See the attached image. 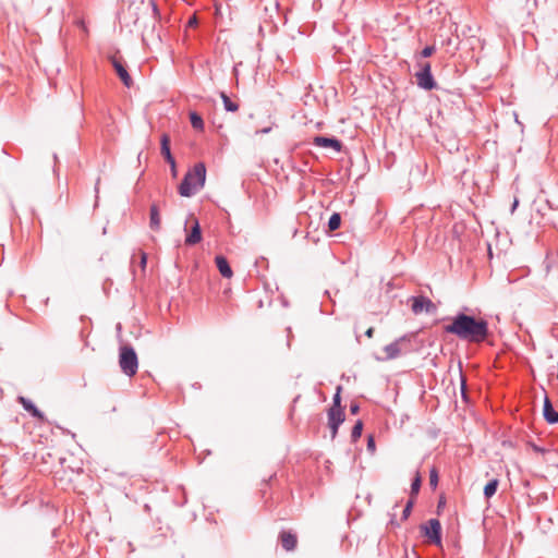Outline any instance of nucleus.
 I'll list each match as a JSON object with an SVG mask.
<instances>
[{"label": "nucleus", "instance_id": "ddd939ff", "mask_svg": "<svg viewBox=\"0 0 558 558\" xmlns=\"http://www.w3.org/2000/svg\"><path fill=\"white\" fill-rule=\"evenodd\" d=\"M19 402L22 404L23 409L27 411L33 417H36L41 421L44 420V413L39 411L29 399L25 397H19Z\"/></svg>", "mask_w": 558, "mask_h": 558}, {"label": "nucleus", "instance_id": "f257e3e1", "mask_svg": "<svg viewBox=\"0 0 558 558\" xmlns=\"http://www.w3.org/2000/svg\"><path fill=\"white\" fill-rule=\"evenodd\" d=\"M444 329L447 333L454 335L460 340L470 343H481L489 336L487 320L464 313H458L451 324L446 325Z\"/></svg>", "mask_w": 558, "mask_h": 558}, {"label": "nucleus", "instance_id": "58836bf2", "mask_svg": "<svg viewBox=\"0 0 558 558\" xmlns=\"http://www.w3.org/2000/svg\"><path fill=\"white\" fill-rule=\"evenodd\" d=\"M171 172H172V175L175 177L177 175V169L175 167L174 168H171Z\"/></svg>", "mask_w": 558, "mask_h": 558}, {"label": "nucleus", "instance_id": "39448f33", "mask_svg": "<svg viewBox=\"0 0 558 558\" xmlns=\"http://www.w3.org/2000/svg\"><path fill=\"white\" fill-rule=\"evenodd\" d=\"M424 535L434 544L441 542V525L437 519H429L426 524L422 525Z\"/></svg>", "mask_w": 558, "mask_h": 558}, {"label": "nucleus", "instance_id": "7c9ffc66", "mask_svg": "<svg viewBox=\"0 0 558 558\" xmlns=\"http://www.w3.org/2000/svg\"><path fill=\"white\" fill-rule=\"evenodd\" d=\"M530 446L533 449V451H535L537 453H545L546 452L545 448H542V447L537 446L536 444L531 442Z\"/></svg>", "mask_w": 558, "mask_h": 558}, {"label": "nucleus", "instance_id": "bb28decb", "mask_svg": "<svg viewBox=\"0 0 558 558\" xmlns=\"http://www.w3.org/2000/svg\"><path fill=\"white\" fill-rule=\"evenodd\" d=\"M429 482H430V485H433V486H436L438 483V474L435 469L430 470Z\"/></svg>", "mask_w": 558, "mask_h": 558}, {"label": "nucleus", "instance_id": "f3484780", "mask_svg": "<svg viewBox=\"0 0 558 558\" xmlns=\"http://www.w3.org/2000/svg\"><path fill=\"white\" fill-rule=\"evenodd\" d=\"M345 420V415L342 409L330 408L328 410V424L341 425Z\"/></svg>", "mask_w": 558, "mask_h": 558}, {"label": "nucleus", "instance_id": "4c0bfd02", "mask_svg": "<svg viewBox=\"0 0 558 558\" xmlns=\"http://www.w3.org/2000/svg\"><path fill=\"white\" fill-rule=\"evenodd\" d=\"M461 388H462V395H463V396H465V392H464V389H465V381H464V380H462Z\"/></svg>", "mask_w": 558, "mask_h": 558}, {"label": "nucleus", "instance_id": "5701e85b", "mask_svg": "<svg viewBox=\"0 0 558 558\" xmlns=\"http://www.w3.org/2000/svg\"><path fill=\"white\" fill-rule=\"evenodd\" d=\"M421 484H422V478H421L420 473L417 472L415 477L412 481V484H411V495L412 496H415L418 494Z\"/></svg>", "mask_w": 558, "mask_h": 558}, {"label": "nucleus", "instance_id": "e433bc0d", "mask_svg": "<svg viewBox=\"0 0 558 558\" xmlns=\"http://www.w3.org/2000/svg\"><path fill=\"white\" fill-rule=\"evenodd\" d=\"M151 5H153V11L155 14L158 13V9H157V5L155 4V2H151Z\"/></svg>", "mask_w": 558, "mask_h": 558}, {"label": "nucleus", "instance_id": "cd10ccee", "mask_svg": "<svg viewBox=\"0 0 558 558\" xmlns=\"http://www.w3.org/2000/svg\"><path fill=\"white\" fill-rule=\"evenodd\" d=\"M367 449L372 452L375 451V440L372 435L368 436V439H367Z\"/></svg>", "mask_w": 558, "mask_h": 558}, {"label": "nucleus", "instance_id": "393cba45", "mask_svg": "<svg viewBox=\"0 0 558 558\" xmlns=\"http://www.w3.org/2000/svg\"><path fill=\"white\" fill-rule=\"evenodd\" d=\"M412 507H413V500H409L402 511V519L403 520H407L408 517L410 515L411 513V510H412Z\"/></svg>", "mask_w": 558, "mask_h": 558}, {"label": "nucleus", "instance_id": "473e14b6", "mask_svg": "<svg viewBox=\"0 0 558 558\" xmlns=\"http://www.w3.org/2000/svg\"><path fill=\"white\" fill-rule=\"evenodd\" d=\"M518 205H519V199H518V197H514L512 206H511V214H513L515 211Z\"/></svg>", "mask_w": 558, "mask_h": 558}, {"label": "nucleus", "instance_id": "f704fd0d", "mask_svg": "<svg viewBox=\"0 0 558 558\" xmlns=\"http://www.w3.org/2000/svg\"><path fill=\"white\" fill-rule=\"evenodd\" d=\"M373 333H374V328L373 327H369L366 331H365V336L368 337V338H372L373 337Z\"/></svg>", "mask_w": 558, "mask_h": 558}, {"label": "nucleus", "instance_id": "b1692460", "mask_svg": "<svg viewBox=\"0 0 558 558\" xmlns=\"http://www.w3.org/2000/svg\"><path fill=\"white\" fill-rule=\"evenodd\" d=\"M340 393H341V386H338L336 393L333 395V398H332V407L331 408L342 409Z\"/></svg>", "mask_w": 558, "mask_h": 558}, {"label": "nucleus", "instance_id": "2f4dec72", "mask_svg": "<svg viewBox=\"0 0 558 558\" xmlns=\"http://www.w3.org/2000/svg\"><path fill=\"white\" fill-rule=\"evenodd\" d=\"M359 411H360V407H359V404H357V403H351V404H350V412H351L352 414H357V413H359Z\"/></svg>", "mask_w": 558, "mask_h": 558}, {"label": "nucleus", "instance_id": "f8f14e48", "mask_svg": "<svg viewBox=\"0 0 558 558\" xmlns=\"http://www.w3.org/2000/svg\"><path fill=\"white\" fill-rule=\"evenodd\" d=\"M202 241V230L197 219H194V223L191 228L190 233L185 238L186 245H195Z\"/></svg>", "mask_w": 558, "mask_h": 558}, {"label": "nucleus", "instance_id": "dca6fc26", "mask_svg": "<svg viewBox=\"0 0 558 558\" xmlns=\"http://www.w3.org/2000/svg\"><path fill=\"white\" fill-rule=\"evenodd\" d=\"M161 219L159 209L156 204H153L149 209V227L154 231H158L160 229Z\"/></svg>", "mask_w": 558, "mask_h": 558}, {"label": "nucleus", "instance_id": "aec40b11", "mask_svg": "<svg viewBox=\"0 0 558 558\" xmlns=\"http://www.w3.org/2000/svg\"><path fill=\"white\" fill-rule=\"evenodd\" d=\"M190 121H191L193 129H195L197 131L204 130L203 118L197 112H194V111L190 112Z\"/></svg>", "mask_w": 558, "mask_h": 558}, {"label": "nucleus", "instance_id": "f03ea898", "mask_svg": "<svg viewBox=\"0 0 558 558\" xmlns=\"http://www.w3.org/2000/svg\"><path fill=\"white\" fill-rule=\"evenodd\" d=\"M206 180V167L204 162H197L186 172L179 185V194L191 197L203 189Z\"/></svg>", "mask_w": 558, "mask_h": 558}, {"label": "nucleus", "instance_id": "0eeeda50", "mask_svg": "<svg viewBox=\"0 0 558 558\" xmlns=\"http://www.w3.org/2000/svg\"><path fill=\"white\" fill-rule=\"evenodd\" d=\"M411 310L414 314H420L423 311L434 313L436 312V305L428 298L422 295L413 296Z\"/></svg>", "mask_w": 558, "mask_h": 558}, {"label": "nucleus", "instance_id": "72a5a7b5", "mask_svg": "<svg viewBox=\"0 0 558 558\" xmlns=\"http://www.w3.org/2000/svg\"><path fill=\"white\" fill-rule=\"evenodd\" d=\"M146 262H147V255L145 253H142V257H141L142 267H145Z\"/></svg>", "mask_w": 558, "mask_h": 558}, {"label": "nucleus", "instance_id": "c85d7f7f", "mask_svg": "<svg viewBox=\"0 0 558 558\" xmlns=\"http://www.w3.org/2000/svg\"><path fill=\"white\" fill-rule=\"evenodd\" d=\"M197 24H198V21H197L196 15H192V16L189 19L186 26H187V27H195Z\"/></svg>", "mask_w": 558, "mask_h": 558}, {"label": "nucleus", "instance_id": "4468645a", "mask_svg": "<svg viewBox=\"0 0 558 558\" xmlns=\"http://www.w3.org/2000/svg\"><path fill=\"white\" fill-rule=\"evenodd\" d=\"M216 266L220 272V275L225 278H231L233 272L232 269L227 260V258L222 255H217L215 257Z\"/></svg>", "mask_w": 558, "mask_h": 558}, {"label": "nucleus", "instance_id": "7ed1b4c3", "mask_svg": "<svg viewBox=\"0 0 558 558\" xmlns=\"http://www.w3.org/2000/svg\"><path fill=\"white\" fill-rule=\"evenodd\" d=\"M119 365L123 374L132 377L138 368V360L135 350L132 347L124 345L120 349Z\"/></svg>", "mask_w": 558, "mask_h": 558}, {"label": "nucleus", "instance_id": "2eb2a0df", "mask_svg": "<svg viewBox=\"0 0 558 558\" xmlns=\"http://www.w3.org/2000/svg\"><path fill=\"white\" fill-rule=\"evenodd\" d=\"M280 539L282 547L288 551L293 550L296 547L298 539L295 534L283 531L280 534Z\"/></svg>", "mask_w": 558, "mask_h": 558}, {"label": "nucleus", "instance_id": "c756f323", "mask_svg": "<svg viewBox=\"0 0 558 558\" xmlns=\"http://www.w3.org/2000/svg\"><path fill=\"white\" fill-rule=\"evenodd\" d=\"M329 428H330V432H331V438L333 439L336 436H337V433H338V429H339V424H328Z\"/></svg>", "mask_w": 558, "mask_h": 558}, {"label": "nucleus", "instance_id": "1a4fd4ad", "mask_svg": "<svg viewBox=\"0 0 558 558\" xmlns=\"http://www.w3.org/2000/svg\"><path fill=\"white\" fill-rule=\"evenodd\" d=\"M111 63H112V66L116 70L118 76L122 81V83L126 87H131L133 81H132V77L130 76L125 65L123 64V62L121 60L117 59V58H112Z\"/></svg>", "mask_w": 558, "mask_h": 558}, {"label": "nucleus", "instance_id": "20e7f679", "mask_svg": "<svg viewBox=\"0 0 558 558\" xmlns=\"http://www.w3.org/2000/svg\"><path fill=\"white\" fill-rule=\"evenodd\" d=\"M415 77L417 85L425 90H432L437 86L432 75V66L429 62L421 64V70L415 74Z\"/></svg>", "mask_w": 558, "mask_h": 558}, {"label": "nucleus", "instance_id": "a878e982", "mask_svg": "<svg viewBox=\"0 0 558 558\" xmlns=\"http://www.w3.org/2000/svg\"><path fill=\"white\" fill-rule=\"evenodd\" d=\"M434 52H435V47H434V46H426V47L421 51V56H422L423 58H428V57H430Z\"/></svg>", "mask_w": 558, "mask_h": 558}, {"label": "nucleus", "instance_id": "6ab92c4d", "mask_svg": "<svg viewBox=\"0 0 558 558\" xmlns=\"http://www.w3.org/2000/svg\"><path fill=\"white\" fill-rule=\"evenodd\" d=\"M220 97L222 99L223 107L227 111L235 112L239 109L238 104L232 101L226 93L221 92Z\"/></svg>", "mask_w": 558, "mask_h": 558}, {"label": "nucleus", "instance_id": "c9c22d12", "mask_svg": "<svg viewBox=\"0 0 558 558\" xmlns=\"http://www.w3.org/2000/svg\"><path fill=\"white\" fill-rule=\"evenodd\" d=\"M270 131H271V128H265V129H262V130H259V131H256V133H257V134H258V133L267 134V133H269Z\"/></svg>", "mask_w": 558, "mask_h": 558}, {"label": "nucleus", "instance_id": "9b49d317", "mask_svg": "<svg viewBox=\"0 0 558 558\" xmlns=\"http://www.w3.org/2000/svg\"><path fill=\"white\" fill-rule=\"evenodd\" d=\"M543 415L548 424L558 423V412L554 410L551 401L547 396L544 399Z\"/></svg>", "mask_w": 558, "mask_h": 558}, {"label": "nucleus", "instance_id": "4be33fe9", "mask_svg": "<svg viewBox=\"0 0 558 558\" xmlns=\"http://www.w3.org/2000/svg\"><path fill=\"white\" fill-rule=\"evenodd\" d=\"M362 430H363V422L359 420V421H356V423L354 424V426L352 427V430H351L352 441H356L361 437Z\"/></svg>", "mask_w": 558, "mask_h": 558}, {"label": "nucleus", "instance_id": "9d476101", "mask_svg": "<svg viewBox=\"0 0 558 558\" xmlns=\"http://www.w3.org/2000/svg\"><path fill=\"white\" fill-rule=\"evenodd\" d=\"M160 145H161V155L166 159V161L170 165V168H174L175 160L171 154L170 150V137L168 134H162L160 138Z\"/></svg>", "mask_w": 558, "mask_h": 558}, {"label": "nucleus", "instance_id": "a211bd4d", "mask_svg": "<svg viewBox=\"0 0 558 558\" xmlns=\"http://www.w3.org/2000/svg\"><path fill=\"white\" fill-rule=\"evenodd\" d=\"M499 481L497 478L490 480L484 487V496L485 498H492L498 488Z\"/></svg>", "mask_w": 558, "mask_h": 558}, {"label": "nucleus", "instance_id": "6e6552de", "mask_svg": "<svg viewBox=\"0 0 558 558\" xmlns=\"http://www.w3.org/2000/svg\"><path fill=\"white\" fill-rule=\"evenodd\" d=\"M313 144L318 147L332 148L336 151H340L342 148V143L336 137L315 136Z\"/></svg>", "mask_w": 558, "mask_h": 558}, {"label": "nucleus", "instance_id": "412c9836", "mask_svg": "<svg viewBox=\"0 0 558 558\" xmlns=\"http://www.w3.org/2000/svg\"><path fill=\"white\" fill-rule=\"evenodd\" d=\"M341 225V216L338 213H333L328 221V228L330 231H335L340 228Z\"/></svg>", "mask_w": 558, "mask_h": 558}, {"label": "nucleus", "instance_id": "423d86ee", "mask_svg": "<svg viewBox=\"0 0 558 558\" xmlns=\"http://www.w3.org/2000/svg\"><path fill=\"white\" fill-rule=\"evenodd\" d=\"M411 337L402 336L396 341L385 345L384 351L388 360L397 359L403 351V345L410 342Z\"/></svg>", "mask_w": 558, "mask_h": 558}]
</instances>
